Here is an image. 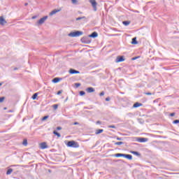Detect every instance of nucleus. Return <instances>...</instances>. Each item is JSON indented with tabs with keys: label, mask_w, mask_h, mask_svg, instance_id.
<instances>
[{
	"label": "nucleus",
	"mask_w": 179,
	"mask_h": 179,
	"mask_svg": "<svg viewBox=\"0 0 179 179\" xmlns=\"http://www.w3.org/2000/svg\"><path fill=\"white\" fill-rule=\"evenodd\" d=\"M83 34V31H76L69 34V37H80Z\"/></svg>",
	"instance_id": "nucleus-1"
},
{
	"label": "nucleus",
	"mask_w": 179,
	"mask_h": 179,
	"mask_svg": "<svg viewBox=\"0 0 179 179\" xmlns=\"http://www.w3.org/2000/svg\"><path fill=\"white\" fill-rule=\"evenodd\" d=\"M81 43H83V44H90L92 43V41L90 40V37L88 36H83L80 39Z\"/></svg>",
	"instance_id": "nucleus-2"
},
{
	"label": "nucleus",
	"mask_w": 179,
	"mask_h": 179,
	"mask_svg": "<svg viewBox=\"0 0 179 179\" xmlns=\"http://www.w3.org/2000/svg\"><path fill=\"white\" fill-rule=\"evenodd\" d=\"M90 3H91L92 8H93V10L94 12L97 11V1H96V0H90Z\"/></svg>",
	"instance_id": "nucleus-3"
},
{
	"label": "nucleus",
	"mask_w": 179,
	"mask_h": 179,
	"mask_svg": "<svg viewBox=\"0 0 179 179\" xmlns=\"http://www.w3.org/2000/svg\"><path fill=\"white\" fill-rule=\"evenodd\" d=\"M48 19V16H44L38 21V24L41 25L45 23V20Z\"/></svg>",
	"instance_id": "nucleus-4"
},
{
	"label": "nucleus",
	"mask_w": 179,
	"mask_h": 179,
	"mask_svg": "<svg viewBox=\"0 0 179 179\" xmlns=\"http://www.w3.org/2000/svg\"><path fill=\"white\" fill-rule=\"evenodd\" d=\"M125 61V59L123 56H118L115 60V62H124Z\"/></svg>",
	"instance_id": "nucleus-5"
},
{
	"label": "nucleus",
	"mask_w": 179,
	"mask_h": 179,
	"mask_svg": "<svg viewBox=\"0 0 179 179\" xmlns=\"http://www.w3.org/2000/svg\"><path fill=\"white\" fill-rule=\"evenodd\" d=\"M97 36H99V34H97V32L94 31L92 32L91 34L89 35L90 38H96V37H97Z\"/></svg>",
	"instance_id": "nucleus-6"
},
{
	"label": "nucleus",
	"mask_w": 179,
	"mask_h": 179,
	"mask_svg": "<svg viewBox=\"0 0 179 179\" xmlns=\"http://www.w3.org/2000/svg\"><path fill=\"white\" fill-rule=\"evenodd\" d=\"M0 24L1 26H3L4 24H6V20H5V18H3V17H0Z\"/></svg>",
	"instance_id": "nucleus-7"
},
{
	"label": "nucleus",
	"mask_w": 179,
	"mask_h": 179,
	"mask_svg": "<svg viewBox=\"0 0 179 179\" xmlns=\"http://www.w3.org/2000/svg\"><path fill=\"white\" fill-rule=\"evenodd\" d=\"M41 149H47L48 148V145H47V143L43 142L40 144Z\"/></svg>",
	"instance_id": "nucleus-8"
},
{
	"label": "nucleus",
	"mask_w": 179,
	"mask_h": 179,
	"mask_svg": "<svg viewBox=\"0 0 179 179\" xmlns=\"http://www.w3.org/2000/svg\"><path fill=\"white\" fill-rule=\"evenodd\" d=\"M69 73H71V75H74L75 73H80V72L79 71H76L73 69H71L69 70Z\"/></svg>",
	"instance_id": "nucleus-9"
},
{
	"label": "nucleus",
	"mask_w": 179,
	"mask_h": 179,
	"mask_svg": "<svg viewBox=\"0 0 179 179\" xmlns=\"http://www.w3.org/2000/svg\"><path fill=\"white\" fill-rule=\"evenodd\" d=\"M86 92H87V93H93V92H94V88H93V87H87V88L86 89Z\"/></svg>",
	"instance_id": "nucleus-10"
},
{
	"label": "nucleus",
	"mask_w": 179,
	"mask_h": 179,
	"mask_svg": "<svg viewBox=\"0 0 179 179\" xmlns=\"http://www.w3.org/2000/svg\"><path fill=\"white\" fill-rule=\"evenodd\" d=\"M73 145H75V141H69V142L67 143V146H68L69 148H73Z\"/></svg>",
	"instance_id": "nucleus-11"
},
{
	"label": "nucleus",
	"mask_w": 179,
	"mask_h": 179,
	"mask_svg": "<svg viewBox=\"0 0 179 179\" xmlns=\"http://www.w3.org/2000/svg\"><path fill=\"white\" fill-rule=\"evenodd\" d=\"M59 80H62V78H55L52 80V82L53 83H58V82H59Z\"/></svg>",
	"instance_id": "nucleus-12"
},
{
	"label": "nucleus",
	"mask_w": 179,
	"mask_h": 179,
	"mask_svg": "<svg viewBox=\"0 0 179 179\" xmlns=\"http://www.w3.org/2000/svg\"><path fill=\"white\" fill-rule=\"evenodd\" d=\"M142 106V103H138V102H136L134 104L133 107L134 108H138V107H141Z\"/></svg>",
	"instance_id": "nucleus-13"
},
{
	"label": "nucleus",
	"mask_w": 179,
	"mask_h": 179,
	"mask_svg": "<svg viewBox=\"0 0 179 179\" xmlns=\"http://www.w3.org/2000/svg\"><path fill=\"white\" fill-rule=\"evenodd\" d=\"M125 159H127L128 160H132V156L129 154H124Z\"/></svg>",
	"instance_id": "nucleus-14"
},
{
	"label": "nucleus",
	"mask_w": 179,
	"mask_h": 179,
	"mask_svg": "<svg viewBox=\"0 0 179 179\" xmlns=\"http://www.w3.org/2000/svg\"><path fill=\"white\" fill-rule=\"evenodd\" d=\"M58 12H59V10L55 9L50 13V16H52L53 15H55V13H58Z\"/></svg>",
	"instance_id": "nucleus-15"
},
{
	"label": "nucleus",
	"mask_w": 179,
	"mask_h": 179,
	"mask_svg": "<svg viewBox=\"0 0 179 179\" xmlns=\"http://www.w3.org/2000/svg\"><path fill=\"white\" fill-rule=\"evenodd\" d=\"M104 132V129H96L95 131L96 135H99L100 134H103Z\"/></svg>",
	"instance_id": "nucleus-16"
},
{
	"label": "nucleus",
	"mask_w": 179,
	"mask_h": 179,
	"mask_svg": "<svg viewBox=\"0 0 179 179\" xmlns=\"http://www.w3.org/2000/svg\"><path fill=\"white\" fill-rule=\"evenodd\" d=\"M138 142H141V143L143 142H148V138H140L138 139Z\"/></svg>",
	"instance_id": "nucleus-17"
},
{
	"label": "nucleus",
	"mask_w": 179,
	"mask_h": 179,
	"mask_svg": "<svg viewBox=\"0 0 179 179\" xmlns=\"http://www.w3.org/2000/svg\"><path fill=\"white\" fill-rule=\"evenodd\" d=\"M125 154L117 153L115 155V157H124Z\"/></svg>",
	"instance_id": "nucleus-18"
},
{
	"label": "nucleus",
	"mask_w": 179,
	"mask_h": 179,
	"mask_svg": "<svg viewBox=\"0 0 179 179\" xmlns=\"http://www.w3.org/2000/svg\"><path fill=\"white\" fill-rule=\"evenodd\" d=\"M84 20V22H86V17L83 16V17H78L76 18V20Z\"/></svg>",
	"instance_id": "nucleus-19"
},
{
	"label": "nucleus",
	"mask_w": 179,
	"mask_h": 179,
	"mask_svg": "<svg viewBox=\"0 0 179 179\" xmlns=\"http://www.w3.org/2000/svg\"><path fill=\"white\" fill-rule=\"evenodd\" d=\"M13 172V169H8L7 170V171H6V175H7V176H9V175L12 174Z\"/></svg>",
	"instance_id": "nucleus-20"
},
{
	"label": "nucleus",
	"mask_w": 179,
	"mask_h": 179,
	"mask_svg": "<svg viewBox=\"0 0 179 179\" xmlns=\"http://www.w3.org/2000/svg\"><path fill=\"white\" fill-rule=\"evenodd\" d=\"M54 135H56L57 138H61V134L58 133L57 131H53Z\"/></svg>",
	"instance_id": "nucleus-21"
},
{
	"label": "nucleus",
	"mask_w": 179,
	"mask_h": 179,
	"mask_svg": "<svg viewBox=\"0 0 179 179\" xmlns=\"http://www.w3.org/2000/svg\"><path fill=\"white\" fill-rule=\"evenodd\" d=\"M131 153H132V155H135L136 156H141V154L136 151H131Z\"/></svg>",
	"instance_id": "nucleus-22"
},
{
	"label": "nucleus",
	"mask_w": 179,
	"mask_h": 179,
	"mask_svg": "<svg viewBox=\"0 0 179 179\" xmlns=\"http://www.w3.org/2000/svg\"><path fill=\"white\" fill-rule=\"evenodd\" d=\"M122 23L124 26H129L131 22H129V21H123Z\"/></svg>",
	"instance_id": "nucleus-23"
},
{
	"label": "nucleus",
	"mask_w": 179,
	"mask_h": 179,
	"mask_svg": "<svg viewBox=\"0 0 179 179\" xmlns=\"http://www.w3.org/2000/svg\"><path fill=\"white\" fill-rule=\"evenodd\" d=\"M131 44H138V41H136V38H133Z\"/></svg>",
	"instance_id": "nucleus-24"
},
{
	"label": "nucleus",
	"mask_w": 179,
	"mask_h": 179,
	"mask_svg": "<svg viewBox=\"0 0 179 179\" xmlns=\"http://www.w3.org/2000/svg\"><path fill=\"white\" fill-rule=\"evenodd\" d=\"M37 96H38V93H35V94H33L31 99L33 100H36V99H37Z\"/></svg>",
	"instance_id": "nucleus-25"
},
{
	"label": "nucleus",
	"mask_w": 179,
	"mask_h": 179,
	"mask_svg": "<svg viewBox=\"0 0 179 179\" xmlns=\"http://www.w3.org/2000/svg\"><path fill=\"white\" fill-rule=\"evenodd\" d=\"M115 145L116 146H120V145H124V142H122V141L116 142V143H115Z\"/></svg>",
	"instance_id": "nucleus-26"
},
{
	"label": "nucleus",
	"mask_w": 179,
	"mask_h": 179,
	"mask_svg": "<svg viewBox=\"0 0 179 179\" xmlns=\"http://www.w3.org/2000/svg\"><path fill=\"white\" fill-rule=\"evenodd\" d=\"M73 148H79V143H78L76 141H74Z\"/></svg>",
	"instance_id": "nucleus-27"
},
{
	"label": "nucleus",
	"mask_w": 179,
	"mask_h": 179,
	"mask_svg": "<svg viewBox=\"0 0 179 179\" xmlns=\"http://www.w3.org/2000/svg\"><path fill=\"white\" fill-rule=\"evenodd\" d=\"M85 94H86V92H85V91L80 92V96H85Z\"/></svg>",
	"instance_id": "nucleus-28"
},
{
	"label": "nucleus",
	"mask_w": 179,
	"mask_h": 179,
	"mask_svg": "<svg viewBox=\"0 0 179 179\" xmlns=\"http://www.w3.org/2000/svg\"><path fill=\"white\" fill-rule=\"evenodd\" d=\"M50 116L48 115H46V116H44L43 118H42V121H45V120H47L48 118H49Z\"/></svg>",
	"instance_id": "nucleus-29"
},
{
	"label": "nucleus",
	"mask_w": 179,
	"mask_h": 179,
	"mask_svg": "<svg viewBox=\"0 0 179 179\" xmlns=\"http://www.w3.org/2000/svg\"><path fill=\"white\" fill-rule=\"evenodd\" d=\"M108 128H113L114 129H115V125H108Z\"/></svg>",
	"instance_id": "nucleus-30"
},
{
	"label": "nucleus",
	"mask_w": 179,
	"mask_h": 179,
	"mask_svg": "<svg viewBox=\"0 0 179 179\" xmlns=\"http://www.w3.org/2000/svg\"><path fill=\"white\" fill-rule=\"evenodd\" d=\"M3 100H5L4 96L0 97V103H2L3 101Z\"/></svg>",
	"instance_id": "nucleus-31"
},
{
	"label": "nucleus",
	"mask_w": 179,
	"mask_h": 179,
	"mask_svg": "<svg viewBox=\"0 0 179 179\" xmlns=\"http://www.w3.org/2000/svg\"><path fill=\"white\" fill-rule=\"evenodd\" d=\"M173 124H179V120H173Z\"/></svg>",
	"instance_id": "nucleus-32"
},
{
	"label": "nucleus",
	"mask_w": 179,
	"mask_h": 179,
	"mask_svg": "<svg viewBox=\"0 0 179 179\" xmlns=\"http://www.w3.org/2000/svg\"><path fill=\"white\" fill-rule=\"evenodd\" d=\"M22 144L26 146V145H27V140H24Z\"/></svg>",
	"instance_id": "nucleus-33"
},
{
	"label": "nucleus",
	"mask_w": 179,
	"mask_h": 179,
	"mask_svg": "<svg viewBox=\"0 0 179 179\" xmlns=\"http://www.w3.org/2000/svg\"><path fill=\"white\" fill-rule=\"evenodd\" d=\"M53 108L54 110H57V108H58V105L57 104L53 105Z\"/></svg>",
	"instance_id": "nucleus-34"
},
{
	"label": "nucleus",
	"mask_w": 179,
	"mask_h": 179,
	"mask_svg": "<svg viewBox=\"0 0 179 179\" xmlns=\"http://www.w3.org/2000/svg\"><path fill=\"white\" fill-rule=\"evenodd\" d=\"M62 93V90L57 92V94L59 95Z\"/></svg>",
	"instance_id": "nucleus-35"
},
{
	"label": "nucleus",
	"mask_w": 179,
	"mask_h": 179,
	"mask_svg": "<svg viewBox=\"0 0 179 179\" xmlns=\"http://www.w3.org/2000/svg\"><path fill=\"white\" fill-rule=\"evenodd\" d=\"M75 86H76V87H79V86H80V83H76V84H75Z\"/></svg>",
	"instance_id": "nucleus-36"
},
{
	"label": "nucleus",
	"mask_w": 179,
	"mask_h": 179,
	"mask_svg": "<svg viewBox=\"0 0 179 179\" xmlns=\"http://www.w3.org/2000/svg\"><path fill=\"white\" fill-rule=\"evenodd\" d=\"M100 124H101V122H100V120L96 121V125H99Z\"/></svg>",
	"instance_id": "nucleus-37"
},
{
	"label": "nucleus",
	"mask_w": 179,
	"mask_h": 179,
	"mask_svg": "<svg viewBox=\"0 0 179 179\" xmlns=\"http://www.w3.org/2000/svg\"><path fill=\"white\" fill-rule=\"evenodd\" d=\"M61 129H62V127H57V131H61Z\"/></svg>",
	"instance_id": "nucleus-38"
},
{
	"label": "nucleus",
	"mask_w": 179,
	"mask_h": 179,
	"mask_svg": "<svg viewBox=\"0 0 179 179\" xmlns=\"http://www.w3.org/2000/svg\"><path fill=\"white\" fill-rule=\"evenodd\" d=\"M145 94L147 96H152V93L151 92H147V93H145Z\"/></svg>",
	"instance_id": "nucleus-39"
},
{
	"label": "nucleus",
	"mask_w": 179,
	"mask_h": 179,
	"mask_svg": "<svg viewBox=\"0 0 179 179\" xmlns=\"http://www.w3.org/2000/svg\"><path fill=\"white\" fill-rule=\"evenodd\" d=\"M174 115H176L175 113H172L170 114V117H174Z\"/></svg>",
	"instance_id": "nucleus-40"
},
{
	"label": "nucleus",
	"mask_w": 179,
	"mask_h": 179,
	"mask_svg": "<svg viewBox=\"0 0 179 179\" xmlns=\"http://www.w3.org/2000/svg\"><path fill=\"white\" fill-rule=\"evenodd\" d=\"M71 2H72V3H76V2H78V1L77 0H71Z\"/></svg>",
	"instance_id": "nucleus-41"
},
{
	"label": "nucleus",
	"mask_w": 179,
	"mask_h": 179,
	"mask_svg": "<svg viewBox=\"0 0 179 179\" xmlns=\"http://www.w3.org/2000/svg\"><path fill=\"white\" fill-rule=\"evenodd\" d=\"M117 141H122V138H121V137H117Z\"/></svg>",
	"instance_id": "nucleus-42"
},
{
	"label": "nucleus",
	"mask_w": 179,
	"mask_h": 179,
	"mask_svg": "<svg viewBox=\"0 0 179 179\" xmlns=\"http://www.w3.org/2000/svg\"><path fill=\"white\" fill-rule=\"evenodd\" d=\"M104 95V92H101L100 94H99V96H103Z\"/></svg>",
	"instance_id": "nucleus-43"
},
{
	"label": "nucleus",
	"mask_w": 179,
	"mask_h": 179,
	"mask_svg": "<svg viewBox=\"0 0 179 179\" xmlns=\"http://www.w3.org/2000/svg\"><path fill=\"white\" fill-rule=\"evenodd\" d=\"M110 97L106 98V101H110Z\"/></svg>",
	"instance_id": "nucleus-44"
},
{
	"label": "nucleus",
	"mask_w": 179,
	"mask_h": 179,
	"mask_svg": "<svg viewBox=\"0 0 179 179\" xmlns=\"http://www.w3.org/2000/svg\"><path fill=\"white\" fill-rule=\"evenodd\" d=\"M73 125H79V122H76L73 123Z\"/></svg>",
	"instance_id": "nucleus-45"
},
{
	"label": "nucleus",
	"mask_w": 179,
	"mask_h": 179,
	"mask_svg": "<svg viewBox=\"0 0 179 179\" xmlns=\"http://www.w3.org/2000/svg\"><path fill=\"white\" fill-rule=\"evenodd\" d=\"M137 58H138V57H133V58H132V60H133V61H135V59H137Z\"/></svg>",
	"instance_id": "nucleus-46"
},
{
	"label": "nucleus",
	"mask_w": 179,
	"mask_h": 179,
	"mask_svg": "<svg viewBox=\"0 0 179 179\" xmlns=\"http://www.w3.org/2000/svg\"><path fill=\"white\" fill-rule=\"evenodd\" d=\"M27 5H29L28 3H24V6H27Z\"/></svg>",
	"instance_id": "nucleus-47"
},
{
	"label": "nucleus",
	"mask_w": 179,
	"mask_h": 179,
	"mask_svg": "<svg viewBox=\"0 0 179 179\" xmlns=\"http://www.w3.org/2000/svg\"><path fill=\"white\" fill-rule=\"evenodd\" d=\"M8 113H13V110H9Z\"/></svg>",
	"instance_id": "nucleus-48"
},
{
	"label": "nucleus",
	"mask_w": 179,
	"mask_h": 179,
	"mask_svg": "<svg viewBox=\"0 0 179 179\" xmlns=\"http://www.w3.org/2000/svg\"><path fill=\"white\" fill-rule=\"evenodd\" d=\"M32 19H36V16L32 17Z\"/></svg>",
	"instance_id": "nucleus-49"
},
{
	"label": "nucleus",
	"mask_w": 179,
	"mask_h": 179,
	"mask_svg": "<svg viewBox=\"0 0 179 179\" xmlns=\"http://www.w3.org/2000/svg\"><path fill=\"white\" fill-rule=\"evenodd\" d=\"M17 68H15V69H14V71H17Z\"/></svg>",
	"instance_id": "nucleus-50"
},
{
	"label": "nucleus",
	"mask_w": 179,
	"mask_h": 179,
	"mask_svg": "<svg viewBox=\"0 0 179 179\" xmlns=\"http://www.w3.org/2000/svg\"><path fill=\"white\" fill-rule=\"evenodd\" d=\"M0 86H2V83H0Z\"/></svg>",
	"instance_id": "nucleus-51"
},
{
	"label": "nucleus",
	"mask_w": 179,
	"mask_h": 179,
	"mask_svg": "<svg viewBox=\"0 0 179 179\" xmlns=\"http://www.w3.org/2000/svg\"><path fill=\"white\" fill-rule=\"evenodd\" d=\"M68 100V98L66 99L65 101H66Z\"/></svg>",
	"instance_id": "nucleus-52"
}]
</instances>
